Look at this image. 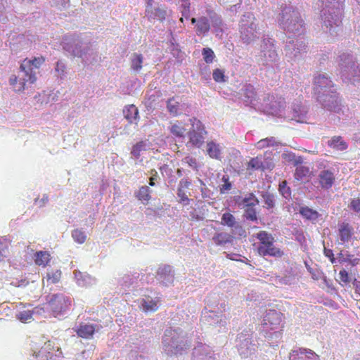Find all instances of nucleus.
<instances>
[{
	"label": "nucleus",
	"instance_id": "obj_46",
	"mask_svg": "<svg viewBox=\"0 0 360 360\" xmlns=\"http://www.w3.org/2000/svg\"><path fill=\"white\" fill-rule=\"evenodd\" d=\"M191 183L187 179H182L180 180L178 188H181L183 191H186L189 188Z\"/></svg>",
	"mask_w": 360,
	"mask_h": 360
},
{
	"label": "nucleus",
	"instance_id": "obj_52",
	"mask_svg": "<svg viewBox=\"0 0 360 360\" xmlns=\"http://www.w3.org/2000/svg\"><path fill=\"white\" fill-rule=\"evenodd\" d=\"M56 71H57L58 72H61L63 73L64 72V70H65V66L64 65L60 62V61H58L56 63Z\"/></svg>",
	"mask_w": 360,
	"mask_h": 360
},
{
	"label": "nucleus",
	"instance_id": "obj_35",
	"mask_svg": "<svg viewBox=\"0 0 360 360\" xmlns=\"http://www.w3.org/2000/svg\"><path fill=\"white\" fill-rule=\"evenodd\" d=\"M33 312L31 310H24L16 314V318L22 323L30 322L32 319Z\"/></svg>",
	"mask_w": 360,
	"mask_h": 360
},
{
	"label": "nucleus",
	"instance_id": "obj_58",
	"mask_svg": "<svg viewBox=\"0 0 360 360\" xmlns=\"http://www.w3.org/2000/svg\"><path fill=\"white\" fill-rule=\"evenodd\" d=\"M219 24L221 23V20L220 19L219 20Z\"/></svg>",
	"mask_w": 360,
	"mask_h": 360
},
{
	"label": "nucleus",
	"instance_id": "obj_37",
	"mask_svg": "<svg viewBox=\"0 0 360 360\" xmlns=\"http://www.w3.org/2000/svg\"><path fill=\"white\" fill-rule=\"evenodd\" d=\"M146 144L145 143L141 141L138 143H136L135 145L133 146L132 150L131 151V153L136 158H139L141 155V152L142 150H145Z\"/></svg>",
	"mask_w": 360,
	"mask_h": 360
},
{
	"label": "nucleus",
	"instance_id": "obj_49",
	"mask_svg": "<svg viewBox=\"0 0 360 360\" xmlns=\"http://www.w3.org/2000/svg\"><path fill=\"white\" fill-rule=\"evenodd\" d=\"M324 255L326 257L329 258L330 262L332 264H334L335 262V258L334 257V254L333 252V250L330 249L324 248Z\"/></svg>",
	"mask_w": 360,
	"mask_h": 360
},
{
	"label": "nucleus",
	"instance_id": "obj_22",
	"mask_svg": "<svg viewBox=\"0 0 360 360\" xmlns=\"http://www.w3.org/2000/svg\"><path fill=\"white\" fill-rule=\"evenodd\" d=\"M62 272L60 270H51V271H49L46 274V277L44 279H46V281L47 283V285L49 284H56L58 283L60 278H61Z\"/></svg>",
	"mask_w": 360,
	"mask_h": 360
},
{
	"label": "nucleus",
	"instance_id": "obj_17",
	"mask_svg": "<svg viewBox=\"0 0 360 360\" xmlns=\"http://www.w3.org/2000/svg\"><path fill=\"white\" fill-rule=\"evenodd\" d=\"M212 240L217 245H223L231 243L233 241V236L226 232H219L214 235Z\"/></svg>",
	"mask_w": 360,
	"mask_h": 360
},
{
	"label": "nucleus",
	"instance_id": "obj_26",
	"mask_svg": "<svg viewBox=\"0 0 360 360\" xmlns=\"http://www.w3.org/2000/svg\"><path fill=\"white\" fill-rule=\"evenodd\" d=\"M136 198L141 201H149L150 199V190L147 186L139 188L136 194Z\"/></svg>",
	"mask_w": 360,
	"mask_h": 360
},
{
	"label": "nucleus",
	"instance_id": "obj_18",
	"mask_svg": "<svg viewBox=\"0 0 360 360\" xmlns=\"http://www.w3.org/2000/svg\"><path fill=\"white\" fill-rule=\"evenodd\" d=\"M170 133L174 136L175 137H184L186 133V128L184 124L179 122L176 121L173 123H171L170 127H169Z\"/></svg>",
	"mask_w": 360,
	"mask_h": 360
},
{
	"label": "nucleus",
	"instance_id": "obj_40",
	"mask_svg": "<svg viewBox=\"0 0 360 360\" xmlns=\"http://www.w3.org/2000/svg\"><path fill=\"white\" fill-rule=\"evenodd\" d=\"M279 191L281 193V195L285 198H288L290 196V188L287 186L286 181H283L280 183Z\"/></svg>",
	"mask_w": 360,
	"mask_h": 360
},
{
	"label": "nucleus",
	"instance_id": "obj_55",
	"mask_svg": "<svg viewBox=\"0 0 360 360\" xmlns=\"http://www.w3.org/2000/svg\"><path fill=\"white\" fill-rule=\"evenodd\" d=\"M180 21H181V22H183V21H184V18H180Z\"/></svg>",
	"mask_w": 360,
	"mask_h": 360
},
{
	"label": "nucleus",
	"instance_id": "obj_47",
	"mask_svg": "<svg viewBox=\"0 0 360 360\" xmlns=\"http://www.w3.org/2000/svg\"><path fill=\"white\" fill-rule=\"evenodd\" d=\"M245 95L250 98H253L256 96V93L252 86L248 85L245 89Z\"/></svg>",
	"mask_w": 360,
	"mask_h": 360
},
{
	"label": "nucleus",
	"instance_id": "obj_33",
	"mask_svg": "<svg viewBox=\"0 0 360 360\" xmlns=\"http://www.w3.org/2000/svg\"><path fill=\"white\" fill-rule=\"evenodd\" d=\"M167 108L170 114L176 116L178 115L179 109V103L176 101L174 98L167 101Z\"/></svg>",
	"mask_w": 360,
	"mask_h": 360
},
{
	"label": "nucleus",
	"instance_id": "obj_7",
	"mask_svg": "<svg viewBox=\"0 0 360 360\" xmlns=\"http://www.w3.org/2000/svg\"><path fill=\"white\" fill-rule=\"evenodd\" d=\"M283 315L281 312L271 309L264 316L262 324L271 330L283 328Z\"/></svg>",
	"mask_w": 360,
	"mask_h": 360
},
{
	"label": "nucleus",
	"instance_id": "obj_30",
	"mask_svg": "<svg viewBox=\"0 0 360 360\" xmlns=\"http://www.w3.org/2000/svg\"><path fill=\"white\" fill-rule=\"evenodd\" d=\"M276 144V140L274 137H268L259 141L256 146L258 149H264L269 146H274Z\"/></svg>",
	"mask_w": 360,
	"mask_h": 360
},
{
	"label": "nucleus",
	"instance_id": "obj_48",
	"mask_svg": "<svg viewBox=\"0 0 360 360\" xmlns=\"http://www.w3.org/2000/svg\"><path fill=\"white\" fill-rule=\"evenodd\" d=\"M185 160H186V162L188 163V165L190 167H191L192 168L195 169H198V163H197V160L195 158H191V157H186L185 158Z\"/></svg>",
	"mask_w": 360,
	"mask_h": 360
},
{
	"label": "nucleus",
	"instance_id": "obj_24",
	"mask_svg": "<svg viewBox=\"0 0 360 360\" xmlns=\"http://www.w3.org/2000/svg\"><path fill=\"white\" fill-rule=\"evenodd\" d=\"M143 56L140 53H134L131 58V67L134 71H139L142 68Z\"/></svg>",
	"mask_w": 360,
	"mask_h": 360
},
{
	"label": "nucleus",
	"instance_id": "obj_15",
	"mask_svg": "<svg viewBox=\"0 0 360 360\" xmlns=\"http://www.w3.org/2000/svg\"><path fill=\"white\" fill-rule=\"evenodd\" d=\"M210 25L207 17L203 16L198 18L197 24L195 25V32L197 35H204L210 31Z\"/></svg>",
	"mask_w": 360,
	"mask_h": 360
},
{
	"label": "nucleus",
	"instance_id": "obj_23",
	"mask_svg": "<svg viewBox=\"0 0 360 360\" xmlns=\"http://www.w3.org/2000/svg\"><path fill=\"white\" fill-rule=\"evenodd\" d=\"M11 241L6 238H0V262L9 254Z\"/></svg>",
	"mask_w": 360,
	"mask_h": 360
},
{
	"label": "nucleus",
	"instance_id": "obj_44",
	"mask_svg": "<svg viewBox=\"0 0 360 360\" xmlns=\"http://www.w3.org/2000/svg\"><path fill=\"white\" fill-rule=\"evenodd\" d=\"M340 282L344 285L349 283V274L345 269L340 270L339 272Z\"/></svg>",
	"mask_w": 360,
	"mask_h": 360
},
{
	"label": "nucleus",
	"instance_id": "obj_14",
	"mask_svg": "<svg viewBox=\"0 0 360 360\" xmlns=\"http://www.w3.org/2000/svg\"><path fill=\"white\" fill-rule=\"evenodd\" d=\"M328 146L336 150H345L348 148V144L340 136H334L328 141Z\"/></svg>",
	"mask_w": 360,
	"mask_h": 360
},
{
	"label": "nucleus",
	"instance_id": "obj_5",
	"mask_svg": "<svg viewBox=\"0 0 360 360\" xmlns=\"http://www.w3.org/2000/svg\"><path fill=\"white\" fill-rule=\"evenodd\" d=\"M191 129L188 133L189 143L196 147L200 148L205 142V136L207 134L204 124L195 117L190 120Z\"/></svg>",
	"mask_w": 360,
	"mask_h": 360
},
{
	"label": "nucleus",
	"instance_id": "obj_51",
	"mask_svg": "<svg viewBox=\"0 0 360 360\" xmlns=\"http://www.w3.org/2000/svg\"><path fill=\"white\" fill-rule=\"evenodd\" d=\"M151 174H152V176L150 178L149 185L150 186H155L154 181L156 179L158 172L153 169V170H151Z\"/></svg>",
	"mask_w": 360,
	"mask_h": 360
},
{
	"label": "nucleus",
	"instance_id": "obj_31",
	"mask_svg": "<svg viewBox=\"0 0 360 360\" xmlns=\"http://www.w3.org/2000/svg\"><path fill=\"white\" fill-rule=\"evenodd\" d=\"M263 168V163L259 157L252 158L247 165V169L251 170H257Z\"/></svg>",
	"mask_w": 360,
	"mask_h": 360
},
{
	"label": "nucleus",
	"instance_id": "obj_56",
	"mask_svg": "<svg viewBox=\"0 0 360 360\" xmlns=\"http://www.w3.org/2000/svg\"><path fill=\"white\" fill-rule=\"evenodd\" d=\"M153 0H148V4H150V3H152Z\"/></svg>",
	"mask_w": 360,
	"mask_h": 360
},
{
	"label": "nucleus",
	"instance_id": "obj_28",
	"mask_svg": "<svg viewBox=\"0 0 360 360\" xmlns=\"http://www.w3.org/2000/svg\"><path fill=\"white\" fill-rule=\"evenodd\" d=\"M314 352L311 349L305 348H300L297 350H292L290 354V360H298L300 357V355L311 354L314 355Z\"/></svg>",
	"mask_w": 360,
	"mask_h": 360
},
{
	"label": "nucleus",
	"instance_id": "obj_16",
	"mask_svg": "<svg viewBox=\"0 0 360 360\" xmlns=\"http://www.w3.org/2000/svg\"><path fill=\"white\" fill-rule=\"evenodd\" d=\"M159 299L153 300L150 297L141 300V309L145 312L155 311L158 309Z\"/></svg>",
	"mask_w": 360,
	"mask_h": 360
},
{
	"label": "nucleus",
	"instance_id": "obj_21",
	"mask_svg": "<svg viewBox=\"0 0 360 360\" xmlns=\"http://www.w3.org/2000/svg\"><path fill=\"white\" fill-rule=\"evenodd\" d=\"M221 224L230 228H233L238 226V222L233 214L230 212H227L222 214L221 219Z\"/></svg>",
	"mask_w": 360,
	"mask_h": 360
},
{
	"label": "nucleus",
	"instance_id": "obj_42",
	"mask_svg": "<svg viewBox=\"0 0 360 360\" xmlns=\"http://www.w3.org/2000/svg\"><path fill=\"white\" fill-rule=\"evenodd\" d=\"M177 195L180 199V202L184 205H188L190 202V199L188 198L186 191H183L181 188L177 189Z\"/></svg>",
	"mask_w": 360,
	"mask_h": 360
},
{
	"label": "nucleus",
	"instance_id": "obj_2",
	"mask_svg": "<svg viewBox=\"0 0 360 360\" xmlns=\"http://www.w3.org/2000/svg\"><path fill=\"white\" fill-rule=\"evenodd\" d=\"M256 238L259 241L257 252L260 256L282 257L284 255L283 251L274 245L275 240L271 233L266 231H260L256 234Z\"/></svg>",
	"mask_w": 360,
	"mask_h": 360
},
{
	"label": "nucleus",
	"instance_id": "obj_10",
	"mask_svg": "<svg viewBox=\"0 0 360 360\" xmlns=\"http://www.w3.org/2000/svg\"><path fill=\"white\" fill-rule=\"evenodd\" d=\"M233 200L238 207L243 209L248 207L256 206L259 202L258 198L253 193H250L245 197L236 195L234 196Z\"/></svg>",
	"mask_w": 360,
	"mask_h": 360
},
{
	"label": "nucleus",
	"instance_id": "obj_36",
	"mask_svg": "<svg viewBox=\"0 0 360 360\" xmlns=\"http://www.w3.org/2000/svg\"><path fill=\"white\" fill-rule=\"evenodd\" d=\"M202 55L203 56V59L206 63H212L215 58V54L212 49L210 48H204L202 50Z\"/></svg>",
	"mask_w": 360,
	"mask_h": 360
},
{
	"label": "nucleus",
	"instance_id": "obj_11",
	"mask_svg": "<svg viewBox=\"0 0 360 360\" xmlns=\"http://www.w3.org/2000/svg\"><path fill=\"white\" fill-rule=\"evenodd\" d=\"M146 15L148 19H158L162 21L165 18L166 11L160 8L153 9L152 3H150L146 9Z\"/></svg>",
	"mask_w": 360,
	"mask_h": 360
},
{
	"label": "nucleus",
	"instance_id": "obj_38",
	"mask_svg": "<svg viewBox=\"0 0 360 360\" xmlns=\"http://www.w3.org/2000/svg\"><path fill=\"white\" fill-rule=\"evenodd\" d=\"M213 79L216 82H225V75L224 71L219 68H216L213 70L212 73Z\"/></svg>",
	"mask_w": 360,
	"mask_h": 360
},
{
	"label": "nucleus",
	"instance_id": "obj_8",
	"mask_svg": "<svg viewBox=\"0 0 360 360\" xmlns=\"http://www.w3.org/2000/svg\"><path fill=\"white\" fill-rule=\"evenodd\" d=\"M318 181L321 188L328 190L331 188L335 184V175L330 169H323L319 172Z\"/></svg>",
	"mask_w": 360,
	"mask_h": 360
},
{
	"label": "nucleus",
	"instance_id": "obj_53",
	"mask_svg": "<svg viewBox=\"0 0 360 360\" xmlns=\"http://www.w3.org/2000/svg\"><path fill=\"white\" fill-rule=\"evenodd\" d=\"M337 259L340 263H343L347 261V259L345 257L342 252L338 254Z\"/></svg>",
	"mask_w": 360,
	"mask_h": 360
},
{
	"label": "nucleus",
	"instance_id": "obj_45",
	"mask_svg": "<svg viewBox=\"0 0 360 360\" xmlns=\"http://www.w3.org/2000/svg\"><path fill=\"white\" fill-rule=\"evenodd\" d=\"M172 271V267L169 265H163L158 268L157 274L160 276H166Z\"/></svg>",
	"mask_w": 360,
	"mask_h": 360
},
{
	"label": "nucleus",
	"instance_id": "obj_3",
	"mask_svg": "<svg viewBox=\"0 0 360 360\" xmlns=\"http://www.w3.org/2000/svg\"><path fill=\"white\" fill-rule=\"evenodd\" d=\"M255 18L252 13L244 14L240 20V32L242 40L249 44L256 38L257 26L255 23Z\"/></svg>",
	"mask_w": 360,
	"mask_h": 360
},
{
	"label": "nucleus",
	"instance_id": "obj_27",
	"mask_svg": "<svg viewBox=\"0 0 360 360\" xmlns=\"http://www.w3.org/2000/svg\"><path fill=\"white\" fill-rule=\"evenodd\" d=\"M332 82L324 75H319L314 78V84L321 89L331 86Z\"/></svg>",
	"mask_w": 360,
	"mask_h": 360
},
{
	"label": "nucleus",
	"instance_id": "obj_57",
	"mask_svg": "<svg viewBox=\"0 0 360 360\" xmlns=\"http://www.w3.org/2000/svg\"><path fill=\"white\" fill-rule=\"evenodd\" d=\"M173 332H174V331L170 330L169 333H171V335H172V333H173Z\"/></svg>",
	"mask_w": 360,
	"mask_h": 360
},
{
	"label": "nucleus",
	"instance_id": "obj_6",
	"mask_svg": "<svg viewBox=\"0 0 360 360\" xmlns=\"http://www.w3.org/2000/svg\"><path fill=\"white\" fill-rule=\"evenodd\" d=\"M71 301L69 297L63 294L53 295L49 302L45 304V308L51 311L54 316L61 314L69 309Z\"/></svg>",
	"mask_w": 360,
	"mask_h": 360
},
{
	"label": "nucleus",
	"instance_id": "obj_54",
	"mask_svg": "<svg viewBox=\"0 0 360 360\" xmlns=\"http://www.w3.org/2000/svg\"><path fill=\"white\" fill-rule=\"evenodd\" d=\"M198 20H196L195 18H191V22L192 24H197Z\"/></svg>",
	"mask_w": 360,
	"mask_h": 360
},
{
	"label": "nucleus",
	"instance_id": "obj_34",
	"mask_svg": "<svg viewBox=\"0 0 360 360\" xmlns=\"http://www.w3.org/2000/svg\"><path fill=\"white\" fill-rule=\"evenodd\" d=\"M72 236L74 240L79 244H82L85 242L86 239V236L85 233L81 229H75L72 232Z\"/></svg>",
	"mask_w": 360,
	"mask_h": 360
},
{
	"label": "nucleus",
	"instance_id": "obj_19",
	"mask_svg": "<svg viewBox=\"0 0 360 360\" xmlns=\"http://www.w3.org/2000/svg\"><path fill=\"white\" fill-rule=\"evenodd\" d=\"M207 153L213 159H220L221 158V149L219 144L214 141H210L207 143Z\"/></svg>",
	"mask_w": 360,
	"mask_h": 360
},
{
	"label": "nucleus",
	"instance_id": "obj_25",
	"mask_svg": "<svg viewBox=\"0 0 360 360\" xmlns=\"http://www.w3.org/2000/svg\"><path fill=\"white\" fill-rule=\"evenodd\" d=\"M300 213L304 218L310 220H316L319 217V213L316 210H314L308 207H302L300 210Z\"/></svg>",
	"mask_w": 360,
	"mask_h": 360
},
{
	"label": "nucleus",
	"instance_id": "obj_32",
	"mask_svg": "<svg viewBox=\"0 0 360 360\" xmlns=\"http://www.w3.org/2000/svg\"><path fill=\"white\" fill-rule=\"evenodd\" d=\"M309 174V169L306 166H300L297 167L295 169V178L301 181L304 178H306Z\"/></svg>",
	"mask_w": 360,
	"mask_h": 360
},
{
	"label": "nucleus",
	"instance_id": "obj_20",
	"mask_svg": "<svg viewBox=\"0 0 360 360\" xmlns=\"http://www.w3.org/2000/svg\"><path fill=\"white\" fill-rule=\"evenodd\" d=\"M51 259L50 254L46 251H39L35 254V263L38 266L45 267Z\"/></svg>",
	"mask_w": 360,
	"mask_h": 360
},
{
	"label": "nucleus",
	"instance_id": "obj_12",
	"mask_svg": "<svg viewBox=\"0 0 360 360\" xmlns=\"http://www.w3.org/2000/svg\"><path fill=\"white\" fill-rule=\"evenodd\" d=\"M124 117L130 122L137 124L139 120V110L134 105H129L123 110Z\"/></svg>",
	"mask_w": 360,
	"mask_h": 360
},
{
	"label": "nucleus",
	"instance_id": "obj_13",
	"mask_svg": "<svg viewBox=\"0 0 360 360\" xmlns=\"http://www.w3.org/2000/svg\"><path fill=\"white\" fill-rule=\"evenodd\" d=\"M339 237L342 243L348 242L352 235V228L348 223H342L339 225Z\"/></svg>",
	"mask_w": 360,
	"mask_h": 360
},
{
	"label": "nucleus",
	"instance_id": "obj_9",
	"mask_svg": "<svg viewBox=\"0 0 360 360\" xmlns=\"http://www.w3.org/2000/svg\"><path fill=\"white\" fill-rule=\"evenodd\" d=\"M102 327L91 323H81L75 330L77 335L84 339L92 338L94 333L99 330Z\"/></svg>",
	"mask_w": 360,
	"mask_h": 360
},
{
	"label": "nucleus",
	"instance_id": "obj_29",
	"mask_svg": "<svg viewBox=\"0 0 360 360\" xmlns=\"http://www.w3.org/2000/svg\"><path fill=\"white\" fill-rule=\"evenodd\" d=\"M254 207L255 206H251L244 208V218L252 221H256L257 220V213Z\"/></svg>",
	"mask_w": 360,
	"mask_h": 360
},
{
	"label": "nucleus",
	"instance_id": "obj_4",
	"mask_svg": "<svg viewBox=\"0 0 360 360\" xmlns=\"http://www.w3.org/2000/svg\"><path fill=\"white\" fill-rule=\"evenodd\" d=\"M281 24L285 30L290 32H299L303 27V20L301 19L298 12L290 8H285L282 11Z\"/></svg>",
	"mask_w": 360,
	"mask_h": 360
},
{
	"label": "nucleus",
	"instance_id": "obj_39",
	"mask_svg": "<svg viewBox=\"0 0 360 360\" xmlns=\"http://www.w3.org/2000/svg\"><path fill=\"white\" fill-rule=\"evenodd\" d=\"M222 181L224 182V184L219 186L220 193H225L231 190L232 185L231 183L229 181L228 176H223Z\"/></svg>",
	"mask_w": 360,
	"mask_h": 360
},
{
	"label": "nucleus",
	"instance_id": "obj_41",
	"mask_svg": "<svg viewBox=\"0 0 360 360\" xmlns=\"http://www.w3.org/2000/svg\"><path fill=\"white\" fill-rule=\"evenodd\" d=\"M262 196H263V198L264 200V203L266 205V207L267 209L273 208L274 207V195L271 194H269V193H266V194L263 195Z\"/></svg>",
	"mask_w": 360,
	"mask_h": 360
},
{
	"label": "nucleus",
	"instance_id": "obj_50",
	"mask_svg": "<svg viewBox=\"0 0 360 360\" xmlns=\"http://www.w3.org/2000/svg\"><path fill=\"white\" fill-rule=\"evenodd\" d=\"M184 9L181 11V14L184 17H185L186 19L189 18V7L190 4L188 2V1H186L185 4L183 5Z\"/></svg>",
	"mask_w": 360,
	"mask_h": 360
},
{
	"label": "nucleus",
	"instance_id": "obj_43",
	"mask_svg": "<svg viewBox=\"0 0 360 360\" xmlns=\"http://www.w3.org/2000/svg\"><path fill=\"white\" fill-rule=\"evenodd\" d=\"M349 208L356 212H360V197L353 198L349 205Z\"/></svg>",
	"mask_w": 360,
	"mask_h": 360
},
{
	"label": "nucleus",
	"instance_id": "obj_1",
	"mask_svg": "<svg viewBox=\"0 0 360 360\" xmlns=\"http://www.w3.org/2000/svg\"><path fill=\"white\" fill-rule=\"evenodd\" d=\"M45 62L44 56L34 57L32 59L25 58L20 66V70L25 73V78L18 81L15 75H12L9 79L10 84L15 88L18 92L25 89V83L27 82L34 84L37 81L36 72L34 68L39 69Z\"/></svg>",
	"mask_w": 360,
	"mask_h": 360
}]
</instances>
